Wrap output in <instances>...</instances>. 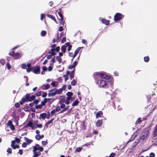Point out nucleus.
Returning a JSON list of instances; mask_svg holds the SVG:
<instances>
[{
  "label": "nucleus",
  "mask_w": 157,
  "mask_h": 157,
  "mask_svg": "<svg viewBox=\"0 0 157 157\" xmlns=\"http://www.w3.org/2000/svg\"><path fill=\"white\" fill-rule=\"evenodd\" d=\"M155 154L153 152H151L150 154V157H155Z\"/></svg>",
  "instance_id": "obj_58"
},
{
  "label": "nucleus",
  "mask_w": 157,
  "mask_h": 157,
  "mask_svg": "<svg viewBox=\"0 0 157 157\" xmlns=\"http://www.w3.org/2000/svg\"><path fill=\"white\" fill-rule=\"evenodd\" d=\"M59 104L60 105V106L61 107V109H64L66 106L65 104L63 103H62V104Z\"/></svg>",
  "instance_id": "obj_51"
},
{
  "label": "nucleus",
  "mask_w": 157,
  "mask_h": 157,
  "mask_svg": "<svg viewBox=\"0 0 157 157\" xmlns=\"http://www.w3.org/2000/svg\"><path fill=\"white\" fill-rule=\"evenodd\" d=\"M116 94V93L114 92H113L112 93L111 97V99H113L115 97Z\"/></svg>",
  "instance_id": "obj_44"
},
{
  "label": "nucleus",
  "mask_w": 157,
  "mask_h": 157,
  "mask_svg": "<svg viewBox=\"0 0 157 157\" xmlns=\"http://www.w3.org/2000/svg\"><path fill=\"white\" fill-rule=\"evenodd\" d=\"M74 77V75L71 74H70V78L71 80Z\"/></svg>",
  "instance_id": "obj_60"
},
{
  "label": "nucleus",
  "mask_w": 157,
  "mask_h": 157,
  "mask_svg": "<svg viewBox=\"0 0 157 157\" xmlns=\"http://www.w3.org/2000/svg\"><path fill=\"white\" fill-rule=\"evenodd\" d=\"M102 123V120H98L96 122V125L97 127H100Z\"/></svg>",
  "instance_id": "obj_21"
},
{
  "label": "nucleus",
  "mask_w": 157,
  "mask_h": 157,
  "mask_svg": "<svg viewBox=\"0 0 157 157\" xmlns=\"http://www.w3.org/2000/svg\"><path fill=\"white\" fill-rule=\"evenodd\" d=\"M153 142L154 143V144L157 145V138H156L153 140Z\"/></svg>",
  "instance_id": "obj_64"
},
{
  "label": "nucleus",
  "mask_w": 157,
  "mask_h": 157,
  "mask_svg": "<svg viewBox=\"0 0 157 157\" xmlns=\"http://www.w3.org/2000/svg\"><path fill=\"white\" fill-rule=\"evenodd\" d=\"M56 112H57L56 111L55 109H53L51 112V116H52Z\"/></svg>",
  "instance_id": "obj_38"
},
{
  "label": "nucleus",
  "mask_w": 157,
  "mask_h": 157,
  "mask_svg": "<svg viewBox=\"0 0 157 157\" xmlns=\"http://www.w3.org/2000/svg\"><path fill=\"white\" fill-rule=\"evenodd\" d=\"M27 64L26 65L25 63H23L21 64V67L23 69L27 68Z\"/></svg>",
  "instance_id": "obj_37"
},
{
  "label": "nucleus",
  "mask_w": 157,
  "mask_h": 157,
  "mask_svg": "<svg viewBox=\"0 0 157 157\" xmlns=\"http://www.w3.org/2000/svg\"><path fill=\"white\" fill-rule=\"evenodd\" d=\"M101 21L102 23L105 24L106 25H108L109 24V20H107L105 19H102Z\"/></svg>",
  "instance_id": "obj_16"
},
{
  "label": "nucleus",
  "mask_w": 157,
  "mask_h": 157,
  "mask_svg": "<svg viewBox=\"0 0 157 157\" xmlns=\"http://www.w3.org/2000/svg\"><path fill=\"white\" fill-rule=\"evenodd\" d=\"M43 106L41 104H40L38 105H36L35 106V107L36 109H41Z\"/></svg>",
  "instance_id": "obj_34"
},
{
  "label": "nucleus",
  "mask_w": 157,
  "mask_h": 157,
  "mask_svg": "<svg viewBox=\"0 0 157 157\" xmlns=\"http://www.w3.org/2000/svg\"><path fill=\"white\" fill-rule=\"evenodd\" d=\"M9 127H10V129L12 130H14L15 129V127L13 124Z\"/></svg>",
  "instance_id": "obj_57"
},
{
  "label": "nucleus",
  "mask_w": 157,
  "mask_h": 157,
  "mask_svg": "<svg viewBox=\"0 0 157 157\" xmlns=\"http://www.w3.org/2000/svg\"><path fill=\"white\" fill-rule=\"evenodd\" d=\"M124 17V15L121 13H117L114 16V20L115 22H117L123 19Z\"/></svg>",
  "instance_id": "obj_4"
},
{
  "label": "nucleus",
  "mask_w": 157,
  "mask_h": 157,
  "mask_svg": "<svg viewBox=\"0 0 157 157\" xmlns=\"http://www.w3.org/2000/svg\"><path fill=\"white\" fill-rule=\"evenodd\" d=\"M96 84H98L99 86L101 88L103 87L106 88L108 87L107 82L103 80H99L96 82Z\"/></svg>",
  "instance_id": "obj_3"
},
{
  "label": "nucleus",
  "mask_w": 157,
  "mask_h": 157,
  "mask_svg": "<svg viewBox=\"0 0 157 157\" xmlns=\"http://www.w3.org/2000/svg\"><path fill=\"white\" fill-rule=\"evenodd\" d=\"M142 121L141 120L140 118H138L135 122V124L137 125L140 123Z\"/></svg>",
  "instance_id": "obj_29"
},
{
  "label": "nucleus",
  "mask_w": 157,
  "mask_h": 157,
  "mask_svg": "<svg viewBox=\"0 0 157 157\" xmlns=\"http://www.w3.org/2000/svg\"><path fill=\"white\" fill-rule=\"evenodd\" d=\"M42 93H43V94L42 95L43 98H45L46 97L47 95V93L46 92H44V91H42Z\"/></svg>",
  "instance_id": "obj_52"
},
{
  "label": "nucleus",
  "mask_w": 157,
  "mask_h": 157,
  "mask_svg": "<svg viewBox=\"0 0 157 157\" xmlns=\"http://www.w3.org/2000/svg\"><path fill=\"white\" fill-rule=\"evenodd\" d=\"M105 79L108 80V81L110 82L112 80V78L111 76L107 75Z\"/></svg>",
  "instance_id": "obj_30"
},
{
  "label": "nucleus",
  "mask_w": 157,
  "mask_h": 157,
  "mask_svg": "<svg viewBox=\"0 0 157 157\" xmlns=\"http://www.w3.org/2000/svg\"><path fill=\"white\" fill-rule=\"evenodd\" d=\"M7 124L9 126L12 125L13 124L12 121L11 120L9 121L7 123Z\"/></svg>",
  "instance_id": "obj_48"
},
{
  "label": "nucleus",
  "mask_w": 157,
  "mask_h": 157,
  "mask_svg": "<svg viewBox=\"0 0 157 157\" xmlns=\"http://www.w3.org/2000/svg\"><path fill=\"white\" fill-rule=\"evenodd\" d=\"M56 59L57 61H58L59 63H60L62 62V58L60 56H57L56 57Z\"/></svg>",
  "instance_id": "obj_28"
},
{
  "label": "nucleus",
  "mask_w": 157,
  "mask_h": 157,
  "mask_svg": "<svg viewBox=\"0 0 157 157\" xmlns=\"http://www.w3.org/2000/svg\"><path fill=\"white\" fill-rule=\"evenodd\" d=\"M22 147H25L27 146V144L25 142H24L22 144Z\"/></svg>",
  "instance_id": "obj_63"
},
{
  "label": "nucleus",
  "mask_w": 157,
  "mask_h": 157,
  "mask_svg": "<svg viewBox=\"0 0 157 157\" xmlns=\"http://www.w3.org/2000/svg\"><path fill=\"white\" fill-rule=\"evenodd\" d=\"M27 67L28 68H26V71L28 73L30 72L31 71H33V68H35V67H31V64L30 63H28L27 64Z\"/></svg>",
  "instance_id": "obj_7"
},
{
  "label": "nucleus",
  "mask_w": 157,
  "mask_h": 157,
  "mask_svg": "<svg viewBox=\"0 0 157 157\" xmlns=\"http://www.w3.org/2000/svg\"><path fill=\"white\" fill-rule=\"evenodd\" d=\"M46 117V114L45 113H41L39 117V119H42L43 120H44Z\"/></svg>",
  "instance_id": "obj_15"
},
{
  "label": "nucleus",
  "mask_w": 157,
  "mask_h": 157,
  "mask_svg": "<svg viewBox=\"0 0 157 157\" xmlns=\"http://www.w3.org/2000/svg\"><path fill=\"white\" fill-rule=\"evenodd\" d=\"M63 77L64 78V80L65 81H67L68 79V76H67L66 75H63Z\"/></svg>",
  "instance_id": "obj_47"
},
{
  "label": "nucleus",
  "mask_w": 157,
  "mask_h": 157,
  "mask_svg": "<svg viewBox=\"0 0 157 157\" xmlns=\"http://www.w3.org/2000/svg\"><path fill=\"white\" fill-rule=\"evenodd\" d=\"M47 16L48 18H49L53 20L56 24H58V22H57L55 17L54 16L51 14H48L47 15Z\"/></svg>",
  "instance_id": "obj_13"
},
{
  "label": "nucleus",
  "mask_w": 157,
  "mask_h": 157,
  "mask_svg": "<svg viewBox=\"0 0 157 157\" xmlns=\"http://www.w3.org/2000/svg\"><path fill=\"white\" fill-rule=\"evenodd\" d=\"M59 10L60 11L58 12V14L60 17L59 19L60 21V24L61 25H62L63 26H64V24L65 22V21L64 20V17L61 11V9H59Z\"/></svg>",
  "instance_id": "obj_6"
},
{
  "label": "nucleus",
  "mask_w": 157,
  "mask_h": 157,
  "mask_svg": "<svg viewBox=\"0 0 157 157\" xmlns=\"http://www.w3.org/2000/svg\"><path fill=\"white\" fill-rule=\"evenodd\" d=\"M15 106L16 108H18L20 106V105L18 103H16L15 104Z\"/></svg>",
  "instance_id": "obj_55"
},
{
  "label": "nucleus",
  "mask_w": 157,
  "mask_h": 157,
  "mask_svg": "<svg viewBox=\"0 0 157 157\" xmlns=\"http://www.w3.org/2000/svg\"><path fill=\"white\" fill-rule=\"evenodd\" d=\"M66 95L67 96H72L73 95V93L72 92H68L67 93H66Z\"/></svg>",
  "instance_id": "obj_39"
},
{
  "label": "nucleus",
  "mask_w": 157,
  "mask_h": 157,
  "mask_svg": "<svg viewBox=\"0 0 157 157\" xmlns=\"http://www.w3.org/2000/svg\"><path fill=\"white\" fill-rule=\"evenodd\" d=\"M47 140H46V141H43L41 142V143L42 145L43 146H44L46 145H47L48 144V142L47 141Z\"/></svg>",
  "instance_id": "obj_36"
},
{
  "label": "nucleus",
  "mask_w": 157,
  "mask_h": 157,
  "mask_svg": "<svg viewBox=\"0 0 157 157\" xmlns=\"http://www.w3.org/2000/svg\"><path fill=\"white\" fill-rule=\"evenodd\" d=\"M115 155V153L112 152L110 154L109 157H114Z\"/></svg>",
  "instance_id": "obj_61"
},
{
  "label": "nucleus",
  "mask_w": 157,
  "mask_h": 157,
  "mask_svg": "<svg viewBox=\"0 0 157 157\" xmlns=\"http://www.w3.org/2000/svg\"><path fill=\"white\" fill-rule=\"evenodd\" d=\"M149 58L148 56H145L144 57V61L146 62H148L149 60Z\"/></svg>",
  "instance_id": "obj_31"
},
{
  "label": "nucleus",
  "mask_w": 157,
  "mask_h": 157,
  "mask_svg": "<svg viewBox=\"0 0 157 157\" xmlns=\"http://www.w3.org/2000/svg\"><path fill=\"white\" fill-rule=\"evenodd\" d=\"M24 110L25 111H29L30 110V107L28 106H26L24 107Z\"/></svg>",
  "instance_id": "obj_32"
},
{
  "label": "nucleus",
  "mask_w": 157,
  "mask_h": 157,
  "mask_svg": "<svg viewBox=\"0 0 157 157\" xmlns=\"http://www.w3.org/2000/svg\"><path fill=\"white\" fill-rule=\"evenodd\" d=\"M61 50L63 52L65 53L66 51V47L64 45H62L61 47Z\"/></svg>",
  "instance_id": "obj_27"
},
{
  "label": "nucleus",
  "mask_w": 157,
  "mask_h": 157,
  "mask_svg": "<svg viewBox=\"0 0 157 157\" xmlns=\"http://www.w3.org/2000/svg\"><path fill=\"white\" fill-rule=\"evenodd\" d=\"M61 107H60V106H58L55 109L56 111V112H58L61 110Z\"/></svg>",
  "instance_id": "obj_42"
},
{
  "label": "nucleus",
  "mask_w": 157,
  "mask_h": 157,
  "mask_svg": "<svg viewBox=\"0 0 157 157\" xmlns=\"http://www.w3.org/2000/svg\"><path fill=\"white\" fill-rule=\"evenodd\" d=\"M15 140L17 144H18L19 143H20L21 141L19 139L17 138H15Z\"/></svg>",
  "instance_id": "obj_59"
},
{
  "label": "nucleus",
  "mask_w": 157,
  "mask_h": 157,
  "mask_svg": "<svg viewBox=\"0 0 157 157\" xmlns=\"http://www.w3.org/2000/svg\"><path fill=\"white\" fill-rule=\"evenodd\" d=\"M103 116V112L102 111H98L96 114V118H98V117H101Z\"/></svg>",
  "instance_id": "obj_18"
},
{
  "label": "nucleus",
  "mask_w": 157,
  "mask_h": 157,
  "mask_svg": "<svg viewBox=\"0 0 157 157\" xmlns=\"http://www.w3.org/2000/svg\"><path fill=\"white\" fill-rule=\"evenodd\" d=\"M21 56V54L19 52H17L14 54L13 57L15 59H17L20 58Z\"/></svg>",
  "instance_id": "obj_12"
},
{
  "label": "nucleus",
  "mask_w": 157,
  "mask_h": 157,
  "mask_svg": "<svg viewBox=\"0 0 157 157\" xmlns=\"http://www.w3.org/2000/svg\"><path fill=\"white\" fill-rule=\"evenodd\" d=\"M99 72V74H98V75H99V77H100V78H103L105 79V78H106L107 75L101 72Z\"/></svg>",
  "instance_id": "obj_19"
},
{
  "label": "nucleus",
  "mask_w": 157,
  "mask_h": 157,
  "mask_svg": "<svg viewBox=\"0 0 157 157\" xmlns=\"http://www.w3.org/2000/svg\"><path fill=\"white\" fill-rule=\"evenodd\" d=\"M45 17V16L44 14L42 13L41 14L40 19L42 20Z\"/></svg>",
  "instance_id": "obj_53"
},
{
  "label": "nucleus",
  "mask_w": 157,
  "mask_h": 157,
  "mask_svg": "<svg viewBox=\"0 0 157 157\" xmlns=\"http://www.w3.org/2000/svg\"><path fill=\"white\" fill-rule=\"evenodd\" d=\"M79 103V101L78 99H77L72 104V106H74L77 105Z\"/></svg>",
  "instance_id": "obj_24"
},
{
  "label": "nucleus",
  "mask_w": 157,
  "mask_h": 157,
  "mask_svg": "<svg viewBox=\"0 0 157 157\" xmlns=\"http://www.w3.org/2000/svg\"><path fill=\"white\" fill-rule=\"evenodd\" d=\"M6 66L8 70H10L11 68V66L10 64L8 63H6Z\"/></svg>",
  "instance_id": "obj_49"
},
{
  "label": "nucleus",
  "mask_w": 157,
  "mask_h": 157,
  "mask_svg": "<svg viewBox=\"0 0 157 157\" xmlns=\"http://www.w3.org/2000/svg\"><path fill=\"white\" fill-rule=\"evenodd\" d=\"M76 83V81L75 79H73L71 82V84L73 86L75 85Z\"/></svg>",
  "instance_id": "obj_33"
},
{
  "label": "nucleus",
  "mask_w": 157,
  "mask_h": 157,
  "mask_svg": "<svg viewBox=\"0 0 157 157\" xmlns=\"http://www.w3.org/2000/svg\"><path fill=\"white\" fill-rule=\"evenodd\" d=\"M40 68L39 66H37L36 68H33V72L35 74H39L40 73Z\"/></svg>",
  "instance_id": "obj_10"
},
{
  "label": "nucleus",
  "mask_w": 157,
  "mask_h": 157,
  "mask_svg": "<svg viewBox=\"0 0 157 157\" xmlns=\"http://www.w3.org/2000/svg\"><path fill=\"white\" fill-rule=\"evenodd\" d=\"M48 101V99L47 98H45L44 99V101H42L41 102V104L42 106H45L46 105V103Z\"/></svg>",
  "instance_id": "obj_26"
},
{
  "label": "nucleus",
  "mask_w": 157,
  "mask_h": 157,
  "mask_svg": "<svg viewBox=\"0 0 157 157\" xmlns=\"http://www.w3.org/2000/svg\"><path fill=\"white\" fill-rule=\"evenodd\" d=\"M99 72H96L94 74L93 77L95 80H97L99 78Z\"/></svg>",
  "instance_id": "obj_14"
},
{
  "label": "nucleus",
  "mask_w": 157,
  "mask_h": 157,
  "mask_svg": "<svg viewBox=\"0 0 157 157\" xmlns=\"http://www.w3.org/2000/svg\"><path fill=\"white\" fill-rule=\"evenodd\" d=\"M82 149V147H78L76 148L75 150V151L79 152Z\"/></svg>",
  "instance_id": "obj_41"
},
{
  "label": "nucleus",
  "mask_w": 157,
  "mask_h": 157,
  "mask_svg": "<svg viewBox=\"0 0 157 157\" xmlns=\"http://www.w3.org/2000/svg\"><path fill=\"white\" fill-rule=\"evenodd\" d=\"M54 90L55 89H53L49 90V93L48 94L49 97H53L56 95V94H55Z\"/></svg>",
  "instance_id": "obj_9"
},
{
  "label": "nucleus",
  "mask_w": 157,
  "mask_h": 157,
  "mask_svg": "<svg viewBox=\"0 0 157 157\" xmlns=\"http://www.w3.org/2000/svg\"><path fill=\"white\" fill-rule=\"evenodd\" d=\"M55 49V51L56 52H59L60 50V47L59 46H57L56 47Z\"/></svg>",
  "instance_id": "obj_62"
},
{
  "label": "nucleus",
  "mask_w": 157,
  "mask_h": 157,
  "mask_svg": "<svg viewBox=\"0 0 157 157\" xmlns=\"http://www.w3.org/2000/svg\"><path fill=\"white\" fill-rule=\"evenodd\" d=\"M24 139L25 140L27 143V144L28 145L29 144L33 141V140H29L28 138L25 137H24Z\"/></svg>",
  "instance_id": "obj_23"
},
{
  "label": "nucleus",
  "mask_w": 157,
  "mask_h": 157,
  "mask_svg": "<svg viewBox=\"0 0 157 157\" xmlns=\"http://www.w3.org/2000/svg\"><path fill=\"white\" fill-rule=\"evenodd\" d=\"M78 52L77 51H76V50H75V52H74V54L73 55V58H72V60L78 54Z\"/></svg>",
  "instance_id": "obj_43"
},
{
  "label": "nucleus",
  "mask_w": 157,
  "mask_h": 157,
  "mask_svg": "<svg viewBox=\"0 0 157 157\" xmlns=\"http://www.w3.org/2000/svg\"><path fill=\"white\" fill-rule=\"evenodd\" d=\"M46 34V32L45 31H42L41 32V35L42 36H45Z\"/></svg>",
  "instance_id": "obj_35"
},
{
  "label": "nucleus",
  "mask_w": 157,
  "mask_h": 157,
  "mask_svg": "<svg viewBox=\"0 0 157 157\" xmlns=\"http://www.w3.org/2000/svg\"><path fill=\"white\" fill-rule=\"evenodd\" d=\"M14 51H12L11 52H9V55L10 56H13V57L14 56Z\"/></svg>",
  "instance_id": "obj_50"
},
{
  "label": "nucleus",
  "mask_w": 157,
  "mask_h": 157,
  "mask_svg": "<svg viewBox=\"0 0 157 157\" xmlns=\"http://www.w3.org/2000/svg\"><path fill=\"white\" fill-rule=\"evenodd\" d=\"M35 139L38 140H39L40 139V135H36L35 137Z\"/></svg>",
  "instance_id": "obj_45"
},
{
  "label": "nucleus",
  "mask_w": 157,
  "mask_h": 157,
  "mask_svg": "<svg viewBox=\"0 0 157 157\" xmlns=\"http://www.w3.org/2000/svg\"><path fill=\"white\" fill-rule=\"evenodd\" d=\"M7 152H8L7 155H8L9 153L11 154L12 153V149L10 148H9L7 150Z\"/></svg>",
  "instance_id": "obj_46"
},
{
  "label": "nucleus",
  "mask_w": 157,
  "mask_h": 157,
  "mask_svg": "<svg viewBox=\"0 0 157 157\" xmlns=\"http://www.w3.org/2000/svg\"><path fill=\"white\" fill-rule=\"evenodd\" d=\"M32 121H33V120L31 119V120L27 124L29 127H31L33 129H34L35 128H34V127L33 126Z\"/></svg>",
  "instance_id": "obj_20"
},
{
  "label": "nucleus",
  "mask_w": 157,
  "mask_h": 157,
  "mask_svg": "<svg viewBox=\"0 0 157 157\" xmlns=\"http://www.w3.org/2000/svg\"><path fill=\"white\" fill-rule=\"evenodd\" d=\"M55 49L54 48H51V50L48 52V54H51L53 56H54L56 55V53L55 52Z\"/></svg>",
  "instance_id": "obj_17"
},
{
  "label": "nucleus",
  "mask_w": 157,
  "mask_h": 157,
  "mask_svg": "<svg viewBox=\"0 0 157 157\" xmlns=\"http://www.w3.org/2000/svg\"><path fill=\"white\" fill-rule=\"evenodd\" d=\"M36 96L34 95L30 96V94H27L21 99L19 102L21 105H22L25 102L32 101L34 100Z\"/></svg>",
  "instance_id": "obj_2"
},
{
  "label": "nucleus",
  "mask_w": 157,
  "mask_h": 157,
  "mask_svg": "<svg viewBox=\"0 0 157 157\" xmlns=\"http://www.w3.org/2000/svg\"><path fill=\"white\" fill-rule=\"evenodd\" d=\"M50 87V85L49 84H47L46 85H43L40 87L41 89L43 90H46L49 89Z\"/></svg>",
  "instance_id": "obj_11"
},
{
  "label": "nucleus",
  "mask_w": 157,
  "mask_h": 157,
  "mask_svg": "<svg viewBox=\"0 0 157 157\" xmlns=\"http://www.w3.org/2000/svg\"><path fill=\"white\" fill-rule=\"evenodd\" d=\"M44 148L42 147H40L38 144H36L33 147V157H38L41 155L40 152H42Z\"/></svg>",
  "instance_id": "obj_1"
},
{
  "label": "nucleus",
  "mask_w": 157,
  "mask_h": 157,
  "mask_svg": "<svg viewBox=\"0 0 157 157\" xmlns=\"http://www.w3.org/2000/svg\"><path fill=\"white\" fill-rule=\"evenodd\" d=\"M57 91L58 93V94H60L63 91L62 89L60 88L59 89H57Z\"/></svg>",
  "instance_id": "obj_56"
},
{
  "label": "nucleus",
  "mask_w": 157,
  "mask_h": 157,
  "mask_svg": "<svg viewBox=\"0 0 157 157\" xmlns=\"http://www.w3.org/2000/svg\"><path fill=\"white\" fill-rule=\"evenodd\" d=\"M72 96H67V97L66 98V103H67V104H69L70 103V100L71 99Z\"/></svg>",
  "instance_id": "obj_25"
},
{
  "label": "nucleus",
  "mask_w": 157,
  "mask_h": 157,
  "mask_svg": "<svg viewBox=\"0 0 157 157\" xmlns=\"http://www.w3.org/2000/svg\"><path fill=\"white\" fill-rule=\"evenodd\" d=\"M42 93V91H38L36 93V96L37 97H39L41 95V93Z\"/></svg>",
  "instance_id": "obj_40"
},
{
  "label": "nucleus",
  "mask_w": 157,
  "mask_h": 157,
  "mask_svg": "<svg viewBox=\"0 0 157 157\" xmlns=\"http://www.w3.org/2000/svg\"><path fill=\"white\" fill-rule=\"evenodd\" d=\"M54 120V118H52L48 122H46L45 123V126L46 127V128H48V125L49 124H50L52 123V122H53V121Z\"/></svg>",
  "instance_id": "obj_22"
},
{
  "label": "nucleus",
  "mask_w": 157,
  "mask_h": 157,
  "mask_svg": "<svg viewBox=\"0 0 157 157\" xmlns=\"http://www.w3.org/2000/svg\"><path fill=\"white\" fill-rule=\"evenodd\" d=\"M66 98L65 96H61V98H60V100L59 101L58 103L59 104H62V103H65L67 105H68L69 104H67L66 102Z\"/></svg>",
  "instance_id": "obj_8"
},
{
  "label": "nucleus",
  "mask_w": 157,
  "mask_h": 157,
  "mask_svg": "<svg viewBox=\"0 0 157 157\" xmlns=\"http://www.w3.org/2000/svg\"><path fill=\"white\" fill-rule=\"evenodd\" d=\"M150 132L148 131H145L144 133L140 137V140L143 141L145 139H146L148 137Z\"/></svg>",
  "instance_id": "obj_5"
},
{
  "label": "nucleus",
  "mask_w": 157,
  "mask_h": 157,
  "mask_svg": "<svg viewBox=\"0 0 157 157\" xmlns=\"http://www.w3.org/2000/svg\"><path fill=\"white\" fill-rule=\"evenodd\" d=\"M36 127H35V128H41L42 127V124H36Z\"/></svg>",
  "instance_id": "obj_54"
}]
</instances>
